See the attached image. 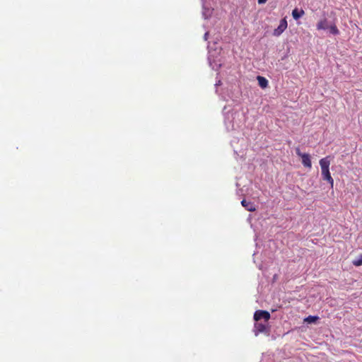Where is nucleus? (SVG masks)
Returning a JSON list of instances; mask_svg holds the SVG:
<instances>
[{
    "label": "nucleus",
    "instance_id": "1",
    "mask_svg": "<svg viewBox=\"0 0 362 362\" xmlns=\"http://www.w3.org/2000/svg\"><path fill=\"white\" fill-rule=\"evenodd\" d=\"M330 163V156H326L320 159L319 161L321 168L322 177L324 180L327 181V182L330 185L331 187L332 188L334 186V180L332 177L329 172Z\"/></svg>",
    "mask_w": 362,
    "mask_h": 362
},
{
    "label": "nucleus",
    "instance_id": "2",
    "mask_svg": "<svg viewBox=\"0 0 362 362\" xmlns=\"http://www.w3.org/2000/svg\"><path fill=\"white\" fill-rule=\"evenodd\" d=\"M270 314L268 311L266 310H257L254 314V320L257 322L259 320L264 319L265 322H268L270 319Z\"/></svg>",
    "mask_w": 362,
    "mask_h": 362
},
{
    "label": "nucleus",
    "instance_id": "3",
    "mask_svg": "<svg viewBox=\"0 0 362 362\" xmlns=\"http://www.w3.org/2000/svg\"><path fill=\"white\" fill-rule=\"evenodd\" d=\"M287 27H288L287 21H286V18H284L280 21V23H279V26L277 27V28L274 29V30L273 32V35L274 36L281 35L284 33V31L287 28Z\"/></svg>",
    "mask_w": 362,
    "mask_h": 362
},
{
    "label": "nucleus",
    "instance_id": "4",
    "mask_svg": "<svg viewBox=\"0 0 362 362\" xmlns=\"http://www.w3.org/2000/svg\"><path fill=\"white\" fill-rule=\"evenodd\" d=\"M255 334L257 335L259 333H264L267 332V327L266 325L262 322H257L255 324Z\"/></svg>",
    "mask_w": 362,
    "mask_h": 362
},
{
    "label": "nucleus",
    "instance_id": "5",
    "mask_svg": "<svg viewBox=\"0 0 362 362\" xmlns=\"http://www.w3.org/2000/svg\"><path fill=\"white\" fill-rule=\"evenodd\" d=\"M300 158L302 159V164L303 166L308 168H311L312 163L310 155L308 153H304Z\"/></svg>",
    "mask_w": 362,
    "mask_h": 362
},
{
    "label": "nucleus",
    "instance_id": "6",
    "mask_svg": "<svg viewBox=\"0 0 362 362\" xmlns=\"http://www.w3.org/2000/svg\"><path fill=\"white\" fill-rule=\"evenodd\" d=\"M328 21L326 18H324L323 19L319 21L316 25L317 30H327L328 29Z\"/></svg>",
    "mask_w": 362,
    "mask_h": 362
},
{
    "label": "nucleus",
    "instance_id": "7",
    "mask_svg": "<svg viewBox=\"0 0 362 362\" xmlns=\"http://www.w3.org/2000/svg\"><path fill=\"white\" fill-rule=\"evenodd\" d=\"M241 204L249 211H255L256 210L253 203L250 202H247L245 199H243L241 202Z\"/></svg>",
    "mask_w": 362,
    "mask_h": 362
},
{
    "label": "nucleus",
    "instance_id": "8",
    "mask_svg": "<svg viewBox=\"0 0 362 362\" xmlns=\"http://www.w3.org/2000/svg\"><path fill=\"white\" fill-rule=\"evenodd\" d=\"M305 14V11L303 9L294 8L292 11V16L295 20L299 19Z\"/></svg>",
    "mask_w": 362,
    "mask_h": 362
},
{
    "label": "nucleus",
    "instance_id": "9",
    "mask_svg": "<svg viewBox=\"0 0 362 362\" xmlns=\"http://www.w3.org/2000/svg\"><path fill=\"white\" fill-rule=\"evenodd\" d=\"M257 79L258 81L259 86L261 88H265L268 86V81L266 78L261 76H258L257 77Z\"/></svg>",
    "mask_w": 362,
    "mask_h": 362
},
{
    "label": "nucleus",
    "instance_id": "10",
    "mask_svg": "<svg viewBox=\"0 0 362 362\" xmlns=\"http://www.w3.org/2000/svg\"><path fill=\"white\" fill-rule=\"evenodd\" d=\"M328 29L329 33L332 35H337L339 33V30L334 23L329 25Z\"/></svg>",
    "mask_w": 362,
    "mask_h": 362
},
{
    "label": "nucleus",
    "instance_id": "11",
    "mask_svg": "<svg viewBox=\"0 0 362 362\" xmlns=\"http://www.w3.org/2000/svg\"><path fill=\"white\" fill-rule=\"evenodd\" d=\"M317 320H318V317L317 316L309 315L308 317L305 318L304 321L308 322V323H314Z\"/></svg>",
    "mask_w": 362,
    "mask_h": 362
},
{
    "label": "nucleus",
    "instance_id": "12",
    "mask_svg": "<svg viewBox=\"0 0 362 362\" xmlns=\"http://www.w3.org/2000/svg\"><path fill=\"white\" fill-rule=\"evenodd\" d=\"M353 264L356 267L362 265V254L360 255L358 259L353 261Z\"/></svg>",
    "mask_w": 362,
    "mask_h": 362
},
{
    "label": "nucleus",
    "instance_id": "13",
    "mask_svg": "<svg viewBox=\"0 0 362 362\" xmlns=\"http://www.w3.org/2000/svg\"><path fill=\"white\" fill-rule=\"evenodd\" d=\"M296 154L299 156V157H301L302 155H303L304 153H301V151H300V148H296Z\"/></svg>",
    "mask_w": 362,
    "mask_h": 362
},
{
    "label": "nucleus",
    "instance_id": "14",
    "mask_svg": "<svg viewBox=\"0 0 362 362\" xmlns=\"http://www.w3.org/2000/svg\"><path fill=\"white\" fill-rule=\"evenodd\" d=\"M267 0H258V4H263L267 2Z\"/></svg>",
    "mask_w": 362,
    "mask_h": 362
},
{
    "label": "nucleus",
    "instance_id": "15",
    "mask_svg": "<svg viewBox=\"0 0 362 362\" xmlns=\"http://www.w3.org/2000/svg\"><path fill=\"white\" fill-rule=\"evenodd\" d=\"M207 35H208V33H205V35H204V38H205V40H206V39H207Z\"/></svg>",
    "mask_w": 362,
    "mask_h": 362
}]
</instances>
